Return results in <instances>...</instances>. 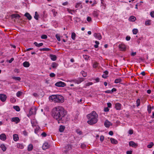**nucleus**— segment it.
<instances>
[{
  "mask_svg": "<svg viewBox=\"0 0 154 154\" xmlns=\"http://www.w3.org/2000/svg\"><path fill=\"white\" fill-rule=\"evenodd\" d=\"M52 115L53 117L58 122L66 121L68 120L66 112L62 106H57L52 110Z\"/></svg>",
  "mask_w": 154,
  "mask_h": 154,
  "instance_id": "obj_1",
  "label": "nucleus"
},
{
  "mask_svg": "<svg viewBox=\"0 0 154 154\" xmlns=\"http://www.w3.org/2000/svg\"><path fill=\"white\" fill-rule=\"evenodd\" d=\"M88 118L89 119L87 122L90 125H93L95 124L97 122L98 115L94 111H93L92 113L87 115Z\"/></svg>",
  "mask_w": 154,
  "mask_h": 154,
  "instance_id": "obj_2",
  "label": "nucleus"
},
{
  "mask_svg": "<svg viewBox=\"0 0 154 154\" xmlns=\"http://www.w3.org/2000/svg\"><path fill=\"white\" fill-rule=\"evenodd\" d=\"M50 100H51L55 102L62 103L64 102V99L61 95L59 94L52 95L49 97Z\"/></svg>",
  "mask_w": 154,
  "mask_h": 154,
  "instance_id": "obj_3",
  "label": "nucleus"
},
{
  "mask_svg": "<svg viewBox=\"0 0 154 154\" xmlns=\"http://www.w3.org/2000/svg\"><path fill=\"white\" fill-rule=\"evenodd\" d=\"M55 85L56 86L59 87H64L66 85V84L65 83L61 81L57 82Z\"/></svg>",
  "mask_w": 154,
  "mask_h": 154,
  "instance_id": "obj_4",
  "label": "nucleus"
},
{
  "mask_svg": "<svg viewBox=\"0 0 154 154\" xmlns=\"http://www.w3.org/2000/svg\"><path fill=\"white\" fill-rule=\"evenodd\" d=\"M36 109L35 108H31L29 110V113L28 115V116H29L32 114H35L36 113Z\"/></svg>",
  "mask_w": 154,
  "mask_h": 154,
  "instance_id": "obj_5",
  "label": "nucleus"
},
{
  "mask_svg": "<svg viewBox=\"0 0 154 154\" xmlns=\"http://www.w3.org/2000/svg\"><path fill=\"white\" fill-rule=\"evenodd\" d=\"M7 98L6 96L4 94H0V99L2 102H4L5 101Z\"/></svg>",
  "mask_w": 154,
  "mask_h": 154,
  "instance_id": "obj_6",
  "label": "nucleus"
},
{
  "mask_svg": "<svg viewBox=\"0 0 154 154\" xmlns=\"http://www.w3.org/2000/svg\"><path fill=\"white\" fill-rule=\"evenodd\" d=\"M129 145L130 146L136 148L138 144L134 141H131L129 142Z\"/></svg>",
  "mask_w": 154,
  "mask_h": 154,
  "instance_id": "obj_7",
  "label": "nucleus"
},
{
  "mask_svg": "<svg viewBox=\"0 0 154 154\" xmlns=\"http://www.w3.org/2000/svg\"><path fill=\"white\" fill-rule=\"evenodd\" d=\"M50 145L47 143H45L42 146V149L43 150H45L50 147Z\"/></svg>",
  "mask_w": 154,
  "mask_h": 154,
  "instance_id": "obj_8",
  "label": "nucleus"
},
{
  "mask_svg": "<svg viewBox=\"0 0 154 154\" xmlns=\"http://www.w3.org/2000/svg\"><path fill=\"white\" fill-rule=\"evenodd\" d=\"M112 125V124L108 120H106L105 121L104 124V125L107 128L109 127V126L110 125Z\"/></svg>",
  "mask_w": 154,
  "mask_h": 154,
  "instance_id": "obj_9",
  "label": "nucleus"
},
{
  "mask_svg": "<svg viewBox=\"0 0 154 154\" xmlns=\"http://www.w3.org/2000/svg\"><path fill=\"white\" fill-rule=\"evenodd\" d=\"M119 48L120 50L121 51H125L126 49L125 46L124 45H119Z\"/></svg>",
  "mask_w": 154,
  "mask_h": 154,
  "instance_id": "obj_10",
  "label": "nucleus"
},
{
  "mask_svg": "<svg viewBox=\"0 0 154 154\" xmlns=\"http://www.w3.org/2000/svg\"><path fill=\"white\" fill-rule=\"evenodd\" d=\"M84 79L83 78H80L77 80H75L74 82L78 84H79L84 80Z\"/></svg>",
  "mask_w": 154,
  "mask_h": 154,
  "instance_id": "obj_11",
  "label": "nucleus"
},
{
  "mask_svg": "<svg viewBox=\"0 0 154 154\" xmlns=\"http://www.w3.org/2000/svg\"><path fill=\"white\" fill-rule=\"evenodd\" d=\"M94 35L95 37L97 38L99 40L101 39L102 38V36L100 33H95Z\"/></svg>",
  "mask_w": 154,
  "mask_h": 154,
  "instance_id": "obj_12",
  "label": "nucleus"
},
{
  "mask_svg": "<svg viewBox=\"0 0 154 154\" xmlns=\"http://www.w3.org/2000/svg\"><path fill=\"white\" fill-rule=\"evenodd\" d=\"M115 107L116 110H120L121 108V104L119 103H117L115 104Z\"/></svg>",
  "mask_w": 154,
  "mask_h": 154,
  "instance_id": "obj_13",
  "label": "nucleus"
},
{
  "mask_svg": "<svg viewBox=\"0 0 154 154\" xmlns=\"http://www.w3.org/2000/svg\"><path fill=\"white\" fill-rule=\"evenodd\" d=\"M6 139V136L4 134H2L0 135V139L2 140H5Z\"/></svg>",
  "mask_w": 154,
  "mask_h": 154,
  "instance_id": "obj_14",
  "label": "nucleus"
},
{
  "mask_svg": "<svg viewBox=\"0 0 154 154\" xmlns=\"http://www.w3.org/2000/svg\"><path fill=\"white\" fill-rule=\"evenodd\" d=\"M11 121L16 122V123H17L20 122V120L18 117H13L11 119Z\"/></svg>",
  "mask_w": 154,
  "mask_h": 154,
  "instance_id": "obj_15",
  "label": "nucleus"
},
{
  "mask_svg": "<svg viewBox=\"0 0 154 154\" xmlns=\"http://www.w3.org/2000/svg\"><path fill=\"white\" fill-rule=\"evenodd\" d=\"M50 57L53 61H55L57 59V56L55 55H53L51 54L49 55Z\"/></svg>",
  "mask_w": 154,
  "mask_h": 154,
  "instance_id": "obj_16",
  "label": "nucleus"
},
{
  "mask_svg": "<svg viewBox=\"0 0 154 154\" xmlns=\"http://www.w3.org/2000/svg\"><path fill=\"white\" fill-rule=\"evenodd\" d=\"M24 16L26 17L27 19L30 20L31 19L32 17L28 13H26L24 15Z\"/></svg>",
  "mask_w": 154,
  "mask_h": 154,
  "instance_id": "obj_17",
  "label": "nucleus"
},
{
  "mask_svg": "<svg viewBox=\"0 0 154 154\" xmlns=\"http://www.w3.org/2000/svg\"><path fill=\"white\" fill-rule=\"evenodd\" d=\"M23 66L25 67H28L30 66V64L29 62L25 61L23 63Z\"/></svg>",
  "mask_w": 154,
  "mask_h": 154,
  "instance_id": "obj_18",
  "label": "nucleus"
},
{
  "mask_svg": "<svg viewBox=\"0 0 154 154\" xmlns=\"http://www.w3.org/2000/svg\"><path fill=\"white\" fill-rule=\"evenodd\" d=\"M136 20V18L134 16H131L129 18V20L130 21H134Z\"/></svg>",
  "mask_w": 154,
  "mask_h": 154,
  "instance_id": "obj_19",
  "label": "nucleus"
},
{
  "mask_svg": "<svg viewBox=\"0 0 154 154\" xmlns=\"http://www.w3.org/2000/svg\"><path fill=\"white\" fill-rule=\"evenodd\" d=\"M13 139L14 141H17L19 139L18 135L17 134H14L13 135Z\"/></svg>",
  "mask_w": 154,
  "mask_h": 154,
  "instance_id": "obj_20",
  "label": "nucleus"
},
{
  "mask_svg": "<svg viewBox=\"0 0 154 154\" xmlns=\"http://www.w3.org/2000/svg\"><path fill=\"white\" fill-rule=\"evenodd\" d=\"M0 146L3 152H5L6 151L7 148L4 144H1Z\"/></svg>",
  "mask_w": 154,
  "mask_h": 154,
  "instance_id": "obj_21",
  "label": "nucleus"
},
{
  "mask_svg": "<svg viewBox=\"0 0 154 154\" xmlns=\"http://www.w3.org/2000/svg\"><path fill=\"white\" fill-rule=\"evenodd\" d=\"M110 140H111V142L112 143L116 144L118 143L117 141L114 138H111L110 139Z\"/></svg>",
  "mask_w": 154,
  "mask_h": 154,
  "instance_id": "obj_22",
  "label": "nucleus"
},
{
  "mask_svg": "<svg viewBox=\"0 0 154 154\" xmlns=\"http://www.w3.org/2000/svg\"><path fill=\"white\" fill-rule=\"evenodd\" d=\"M51 66L53 68H56L58 66V64L56 62H53Z\"/></svg>",
  "mask_w": 154,
  "mask_h": 154,
  "instance_id": "obj_23",
  "label": "nucleus"
},
{
  "mask_svg": "<svg viewBox=\"0 0 154 154\" xmlns=\"http://www.w3.org/2000/svg\"><path fill=\"white\" fill-rule=\"evenodd\" d=\"M65 128V127L63 125H60V128L59 129V131L60 132H63Z\"/></svg>",
  "mask_w": 154,
  "mask_h": 154,
  "instance_id": "obj_24",
  "label": "nucleus"
},
{
  "mask_svg": "<svg viewBox=\"0 0 154 154\" xmlns=\"http://www.w3.org/2000/svg\"><path fill=\"white\" fill-rule=\"evenodd\" d=\"M33 148V146L32 144H29L28 147V151H30L32 150Z\"/></svg>",
  "mask_w": 154,
  "mask_h": 154,
  "instance_id": "obj_25",
  "label": "nucleus"
},
{
  "mask_svg": "<svg viewBox=\"0 0 154 154\" xmlns=\"http://www.w3.org/2000/svg\"><path fill=\"white\" fill-rule=\"evenodd\" d=\"M40 51H49L51 50V49L48 48H41L39 49Z\"/></svg>",
  "mask_w": 154,
  "mask_h": 154,
  "instance_id": "obj_26",
  "label": "nucleus"
},
{
  "mask_svg": "<svg viewBox=\"0 0 154 154\" xmlns=\"http://www.w3.org/2000/svg\"><path fill=\"white\" fill-rule=\"evenodd\" d=\"M147 111L149 114L151 112V107L150 105H149L147 106Z\"/></svg>",
  "mask_w": 154,
  "mask_h": 154,
  "instance_id": "obj_27",
  "label": "nucleus"
},
{
  "mask_svg": "<svg viewBox=\"0 0 154 154\" xmlns=\"http://www.w3.org/2000/svg\"><path fill=\"white\" fill-rule=\"evenodd\" d=\"M75 7L76 8H78L79 7H80L81 8H82V5H81V3H77L75 6Z\"/></svg>",
  "mask_w": 154,
  "mask_h": 154,
  "instance_id": "obj_28",
  "label": "nucleus"
},
{
  "mask_svg": "<svg viewBox=\"0 0 154 154\" xmlns=\"http://www.w3.org/2000/svg\"><path fill=\"white\" fill-rule=\"evenodd\" d=\"M122 81V80L120 78L117 79H115L114 82L115 83H118Z\"/></svg>",
  "mask_w": 154,
  "mask_h": 154,
  "instance_id": "obj_29",
  "label": "nucleus"
},
{
  "mask_svg": "<svg viewBox=\"0 0 154 154\" xmlns=\"http://www.w3.org/2000/svg\"><path fill=\"white\" fill-rule=\"evenodd\" d=\"M39 17V15L38 14L37 12L36 11L35 12V15L34 16V18L36 20H38V17Z\"/></svg>",
  "mask_w": 154,
  "mask_h": 154,
  "instance_id": "obj_30",
  "label": "nucleus"
},
{
  "mask_svg": "<svg viewBox=\"0 0 154 154\" xmlns=\"http://www.w3.org/2000/svg\"><path fill=\"white\" fill-rule=\"evenodd\" d=\"M12 78L15 80L20 81L21 79L19 77L13 76L12 77Z\"/></svg>",
  "mask_w": 154,
  "mask_h": 154,
  "instance_id": "obj_31",
  "label": "nucleus"
},
{
  "mask_svg": "<svg viewBox=\"0 0 154 154\" xmlns=\"http://www.w3.org/2000/svg\"><path fill=\"white\" fill-rule=\"evenodd\" d=\"M76 34L75 32H72L71 35V38L73 40H75V39Z\"/></svg>",
  "mask_w": 154,
  "mask_h": 154,
  "instance_id": "obj_32",
  "label": "nucleus"
},
{
  "mask_svg": "<svg viewBox=\"0 0 154 154\" xmlns=\"http://www.w3.org/2000/svg\"><path fill=\"white\" fill-rule=\"evenodd\" d=\"M93 15L95 17H97L98 16V13L96 11H94L93 13Z\"/></svg>",
  "mask_w": 154,
  "mask_h": 154,
  "instance_id": "obj_33",
  "label": "nucleus"
},
{
  "mask_svg": "<svg viewBox=\"0 0 154 154\" xmlns=\"http://www.w3.org/2000/svg\"><path fill=\"white\" fill-rule=\"evenodd\" d=\"M13 108L17 111H19L20 110V107L18 106H14Z\"/></svg>",
  "mask_w": 154,
  "mask_h": 154,
  "instance_id": "obj_34",
  "label": "nucleus"
},
{
  "mask_svg": "<svg viewBox=\"0 0 154 154\" xmlns=\"http://www.w3.org/2000/svg\"><path fill=\"white\" fill-rule=\"evenodd\" d=\"M137 106L138 107L140 104V100L139 99H137L136 101Z\"/></svg>",
  "mask_w": 154,
  "mask_h": 154,
  "instance_id": "obj_35",
  "label": "nucleus"
},
{
  "mask_svg": "<svg viewBox=\"0 0 154 154\" xmlns=\"http://www.w3.org/2000/svg\"><path fill=\"white\" fill-rule=\"evenodd\" d=\"M154 144L153 142H151L150 143V144L147 145V147L149 148H150L153 146Z\"/></svg>",
  "mask_w": 154,
  "mask_h": 154,
  "instance_id": "obj_36",
  "label": "nucleus"
},
{
  "mask_svg": "<svg viewBox=\"0 0 154 154\" xmlns=\"http://www.w3.org/2000/svg\"><path fill=\"white\" fill-rule=\"evenodd\" d=\"M56 37L58 41H60V38L59 35L57 34L56 35Z\"/></svg>",
  "mask_w": 154,
  "mask_h": 154,
  "instance_id": "obj_37",
  "label": "nucleus"
},
{
  "mask_svg": "<svg viewBox=\"0 0 154 154\" xmlns=\"http://www.w3.org/2000/svg\"><path fill=\"white\" fill-rule=\"evenodd\" d=\"M133 32L134 34H136L138 32V30L137 29H134L133 30Z\"/></svg>",
  "mask_w": 154,
  "mask_h": 154,
  "instance_id": "obj_38",
  "label": "nucleus"
},
{
  "mask_svg": "<svg viewBox=\"0 0 154 154\" xmlns=\"http://www.w3.org/2000/svg\"><path fill=\"white\" fill-rule=\"evenodd\" d=\"M145 25L146 26H149L150 25L151 21L150 20H148L146 21L145 23Z\"/></svg>",
  "mask_w": 154,
  "mask_h": 154,
  "instance_id": "obj_39",
  "label": "nucleus"
},
{
  "mask_svg": "<svg viewBox=\"0 0 154 154\" xmlns=\"http://www.w3.org/2000/svg\"><path fill=\"white\" fill-rule=\"evenodd\" d=\"M81 73L82 75L84 77H85L87 76V73L85 72L84 71H82Z\"/></svg>",
  "mask_w": 154,
  "mask_h": 154,
  "instance_id": "obj_40",
  "label": "nucleus"
},
{
  "mask_svg": "<svg viewBox=\"0 0 154 154\" xmlns=\"http://www.w3.org/2000/svg\"><path fill=\"white\" fill-rule=\"evenodd\" d=\"M76 132L77 133L79 134V135H81L82 134V131H80V130L77 129L76 130Z\"/></svg>",
  "mask_w": 154,
  "mask_h": 154,
  "instance_id": "obj_41",
  "label": "nucleus"
},
{
  "mask_svg": "<svg viewBox=\"0 0 154 154\" xmlns=\"http://www.w3.org/2000/svg\"><path fill=\"white\" fill-rule=\"evenodd\" d=\"M41 38L42 39H45L47 38V36L45 35H42L41 36Z\"/></svg>",
  "mask_w": 154,
  "mask_h": 154,
  "instance_id": "obj_42",
  "label": "nucleus"
},
{
  "mask_svg": "<svg viewBox=\"0 0 154 154\" xmlns=\"http://www.w3.org/2000/svg\"><path fill=\"white\" fill-rule=\"evenodd\" d=\"M22 92L21 91H18L16 94V95L17 97H19L22 94Z\"/></svg>",
  "mask_w": 154,
  "mask_h": 154,
  "instance_id": "obj_43",
  "label": "nucleus"
},
{
  "mask_svg": "<svg viewBox=\"0 0 154 154\" xmlns=\"http://www.w3.org/2000/svg\"><path fill=\"white\" fill-rule=\"evenodd\" d=\"M84 102V101L83 100V98H82L81 99L79 100L78 101V103H83Z\"/></svg>",
  "mask_w": 154,
  "mask_h": 154,
  "instance_id": "obj_44",
  "label": "nucleus"
},
{
  "mask_svg": "<svg viewBox=\"0 0 154 154\" xmlns=\"http://www.w3.org/2000/svg\"><path fill=\"white\" fill-rule=\"evenodd\" d=\"M93 84L91 82H88V83H86L85 84V86L86 87L90 85H91Z\"/></svg>",
  "mask_w": 154,
  "mask_h": 154,
  "instance_id": "obj_45",
  "label": "nucleus"
},
{
  "mask_svg": "<svg viewBox=\"0 0 154 154\" xmlns=\"http://www.w3.org/2000/svg\"><path fill=\"white\" fill-rule=\"evenodd\" d=\"M150 15L153 18H154V11H152L150 12Z\"/></svg>",
  "mask_w": 154,
  "mask_h": 154,
  "instance_id": "obj_46",
  "label": "nucleus"
},
{
  "mask_svg": "<svg viewBox=\"0 0 154 154\" xmlns=\"http://www.w3.org/2000/svg\"><path fill=\"white\" fill-rule=\"evenodd\" d=\"M104 139V137L103 135L100 136V140L102 142L103 141Z\"/></svg>",
  "mask_w": 154,
  "mask_h": 154,
  "instance_id": "obj_47",
  "label": "nucleus"
},
{
  "mask_svg": "<svg viewBox=\"0 0 154 154\" xmlns=\"http://www.w3.org/2000/svg\"><path fill=\"white\" fill-rule=\"evenodd\" d=\"M18 147L20 149H22L23 147V145H22V144H19L18 146Z\"/></svg>",
  "mask_w": 154,
  "mask_h": 154,
  "instance_id": "obj_48",
  "label": "nucleus"
},
{
  "mask_svg": "<svg viewBox=\"0 0 154 154\" xmlns=\"http://www.w3.org/2000/svg\"><path fill=\"white\" fill-rule=\"evenodd\" d=\"M52 11L53 13V15L54 17L56 16V14H57V12H55L54 10H52Z\"/></svg>",
  "mask_w": 154,
  "mask_h": 154,
  "instance_id": "obj_49",
  "label": "nucleus"
},
{
  "mask_svg": "<svg viewBox=\"0 0 154 154\" xmlns=\"http://www.w3.org/2000/svg\"><path fill=\"white\" fill-rule=\"evenodd\" d=\"M87 20L88 22H90L91 21V18L89 17H88L87 18Z\"/></svg>",
  "mask_w": 154,
  "mask_h": 154,
  "instance_id": "obj_50",
  "label": "nucleus"
},
{
  "mask_svg": "<svg viewBox=\"0 0 154 154\" xmlns=\"http://www.w3.org/2000/svg\"><path fill=\"white\" fill-rule=\"evenodd\" d=\"M133 133V130L132 129H130L129 130L128 133L130 134H132Z\"/></svg>",
  "mask_w": 154,
  "mask_h": 154,
  "instance_id": "obj_51",
  "label": "nucleus"
},
{
  "mask_svg": "<svg viewBox=\"0 0 154 154\" xmlns=\"http://www.w3.org/2000/svg\"><path fill=\"white\" fill-rule=\"evenodd\" d=\"M55 75L54 73H51L50 74V76L51 77H54Z\"/></svg>",
  "mask_w": 154,
  "mask_h": 154,
  "instance_id": "obj_52",
  "label": "nucleus"
},
{
  "mask_svg": "<svg viewBox=\"0 0 154 154\" xmlns=\"http://www.w3.org/2000/svg\"><path fill=\"white\" fill-rule=\"evenodd\" d=\"M41 135L42 137H45L47 136V134L45 132H43L41 134Z\"/></svg>",
  "mask_w": 154,
  "mask_h": 154,
  "instance_id": "obj_53",
  "label": "nucleus"
},
{
  "mask_svg": "<svg viewBox=\"0 0 154 154\" xmlns=\"http://www.w3.org/2000/svg\"><path fill=\"white\" fill-rule=\"evenodd\" d=\"M116 89L115 88H113L111 90V93H113L114 91H116Z\"/></svg>",
  "mask_w": 154,
  "mask_h": 154,
  "instance_id": "obj_54",
  "label": "nucleus"
},
{
  "mask_svg": "<svg viewBox=\"0 0 154 154\" xmlns=\"http://www.w3.org/2000/svg\"><path fill=\"white\" fill-rule=\"evenodd\" d=\"M104 111L106 112H108L109 110V109L108 107H106L104 108Z\"/></svg>",
  "mask_w": 154,
  "mask_h": 154,
  "instance_id": "obj_55",
  "label": "nucleus"
},
{
  "mask_svg": "<svg viewBox=\"0 0 154 154\" xmlns=\"http://www.w3.org/2000/svg\"><path fill=\"white\" fill-rule=\"evenodd\" d=\"M97 66L98 63H96L93 65V67L94 68H96Z\"/></svg>",
  "mask_w": 154,
  "mask_h": 154,
  "instance_id": "obj_56",
  "label": "nucleus"
},
{
  "mask_svg": "<svg viewBox=\"0 0 154 154\" xmlns=\"http://www.w3.org/2000/svg\"><path fill=\"white\" fill-rule=\"evenodd\" d=\"M33 95L35 97H37L38 96V95L37 93H34L33 94Z\"/></svg>",
  "mask_w": 154,
  "mask_h": 154,
  "instance_id": "obj_57",
  "label": "nucleus"
},
{
  "mask_svg": "<svg viewBox=\"0 0 154 154\" xmlns=\"http://www.w3.org/2000/svg\"><path fill=\"white\" fill-rule=\"evenodd\" d=\"M23 134L25 136H27V133L26 131H23Z\"/></svg>",
  "mask_w": 154,
  "mask_h": 154,
  "instance_id": "obj_58",
  "label": "nucleus"
},
{
  "mask_svg": "<svg viewBox=\"0 0 154 154\" xmlns=\"http://www.w3.org/2000/svg\"><path fill=\"white\" fill-rule=\"evenodd\" d=\"M132 151H128L126 152V153L127 154H132Z\"/></svg>",
  "mask_w": 154,
  "mask_h": 154,
  "instance_id": "obj_59",
  "label": "nucleus"
},
{
  "mask_svg": "<svg viewBox=\"0 0 154 154\" xmlns=\"http://www.w3.org/2000/svg\"><path fill=\"white\" fill-rule=\"evenodd\" d=\"M107 105L108 107H110L111 106L112 104L111 103H107Z\"/></svg>",
  "mask_w": 154,
  "mask_h": 154,
  "instance_id": "obj_60",
  "label": "nucleus"
},
{
  "mask_svg": "<svg viewBox=\"0 0 154 154\" xmlns=\"http://www.w3.org/2000/svg\"><path fill=\"white\" fill-rule=\"evenodd\" d=\"M130 38L131 37L130 36H127L126 37V39L127 41H129V40H130Z\"/></svg>",
  "mask_w": 154,
  "mask_h": 154,
  "instance_id": "obj_61",
  "label": "nucleus"
},
{
  "mask_svg": "<svg viewBox=\"0 0 154 154\" xmlns=\"http://www.w3.org/2000/svg\"><path fill=\"white\" fill-rule=\"evenodd\" d=\"M109 135H111V136H112L113 135V132L112 131H109Z\"/></svg>",
  "mask_w": 154,
  "mask_h": 154,
  "instance_id": "obj_62",
  "label": "nucleus"
},
{
  "mask_svg": "<svg viewBox=\"0 0 154 154\" xmlns=\"http://www.w3.org/2000/svg\"><path fill=\"white\" fill-rule=\"evenodd\" d=\"M14 60V58H12L11 59L9 60V63H11Z\"/></svg>",
  "mask_w": 154,
  "mask_h": 154,
  "instance_id": "obj_63",
  "label": "nucleus"
},
{
  "mask_svg": "<svg viewBox=\"0 0 154 154\" xmlns=\"http://www.w3.org/2000/svg\"><path fill=\"white\" fill-rule=\"evenodd\" d=\"M136 52H132L131 53V56H134L135 55H136Z\"/></svg>",
  "mask_w": 154,
  "mask_h": 154,
  "instance_id": "obj_64",
  "label": "nucleus"
}]
</instances>
